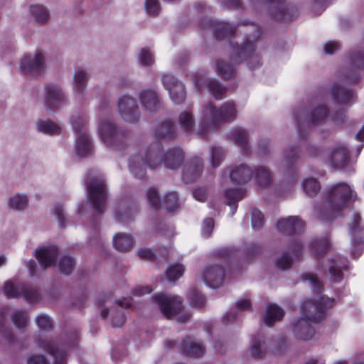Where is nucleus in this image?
<instances>
[{"mask_svg": "<svg viewBox=\"0 0 364 364\" xmlns=\"http://www.w3.org/2000/svg\"><path fill=\"white\" fill-rule=\"evenodd\" d=\"M334 304V300L322 296L319 301L304 300L301 305V317L291 324L294 336L299 341H307L311 340L315 333L313 324L322 321L326 311Z\"/></svg>", "mask_w": 364, "mask_h": 364, "instance_id": "f257e3e1", "label": "nucleus"}, {"mask_svg": "<svg viewBox=\"0 0 364 364\" xmlns=\"http://www.w3.org/2000/svg\"><path fill=\"white\" fill-rule=\"evenodd\" d=\"M355 199L356 193L348 184L337 183L329 188L328 200L321 210L319 217L326 220H332Z\"/></svg>", "mask_w": 364, "mask_h": 364, "instance_id": "f03ea898", "label": "nucleus"}, {"mask_svg": "<svg viewBox=\"0 0 364 364\" xmlns=\"http://www.w3.org/2000/svg\"><path fill=\"white\" fill-rule=\"evenodd\" d=\"M237 110L232 102H225L216 108L211 103L208 104L202 111L201 127L198 134L205 135L206 129H211L216 124L223 123L235 119Z\"/></svg>", "mask_w": 364, "mask_h": 364, "instance_id": "7ed1b4c3", "label": "nucleus"}, {"mask_svg": "<svg viewBox=\"0 0 364 364\" xmlns=\"http://www.w3.org/2000/svg\"><path fill=\"white\" fill-rule=\"evenodd\" d=\"M77 341V336H73L70 338L64 341L62 344V348L58 349V343L52 341H46L43 347L53 358L52 364H65V348L74 347ZM28 364H50L42 355H32L28 359Z\"/></svg>", "mask_w": 364, "mask_h": 364, "instance_id": "20e7f679", "label": "nucleus"}, {"mask_svg": "<svg viewBox=\"0 0 364 364\" xmlns=\"http://www.w3.org/2000/svg\"><path fill=\"white\" fill-rule=\"evenodd\" d=\"M154 300L160 306L163 314L168 318H175L178 322L185 323L191 316L183 314L181 310V299L178 296H165L157 294L154 296Z\"/></svg>", "mask_w": 364, "mask_h": 364, "instance_id": "39448f33", "label": "nucleus"}, {"mask_svg": "<svg viewBox=\"0 0 364 364\" xmlns=\"http://www.w3.org/2000/svg\"><path fill=\"white\" fill-rule=\"evenodd\" d=\"M255 171V173L253 174L252 168L242 164L229 171L228 175L231 181L240 184L249 181L253 176L259 184H267L269 181L270 174L264 166L257 167Z\"/></svg>", "mask_w": 364, "mask_h": 364, "instance_id": "423d86ee", "label": "nucleus"}, {"mask_svg": "<svg viewBox=\"0 0 364 364\" xmlns=\"http://www.w3.org/2000/svg\"><path fill=\"white\" fill-rule=\"evenodd\" d=\"M88 194L93 208L98 213H102L105 205L106 192L102 179H93L87 184Z\"/></svg>", "mask_w": 364, "mask_h": 364, "instance_id": "0eeeda50", "label": "nucleus"}, {"mask_svg": "<svg viewBox=\"0 0 364 364\" xmlns=\"http://www.w3.org/2000/svg\"><path fill=\"white\" fill-rule=\"evenodd\" d=\"M45 68V57L41 52L24 55L20 62V70L24 73L36 75Z\"/></svg>", "mask_w": 364, "mask_h": 364, "instance_id": "6e6552de", "label": "nucleus"}, {"mask_svg": "<svg viewBox=\"0 0 364 364\" xmlns=\"http://www.w3.org/2000/svg\"><path fill=\"white\" fill-rule=\"evenodd\" d=\"M147 200L149 204L154 208H159L161 205V200L157 191L150 188L147 191ZM161 205L167 211H173L178 207V196L175 192H171L165 195Z\"/></svg>", "mask_w": 364, "mask_h": 364, "instance_id": "1a4fd4ad", "label": "nucleus"}, {"mask_svg": "<svg viewBox=\"0 0 364 364\" xmlns=\"http://www.w3.org/2000/svg\"><path fill=\"white\" fill-rule=\"evenodd\" d=\"M162 82L165 88L168 90L171 100L175 104H179L184 101L186 92L182 82L176 80L174 77L170 74L163 75Z\"/></svg>", "mask_w": 364, "mask_h": 364, "instance_id": "9d476101", "label": "nucleus"}, {"mask_svg": "<svg viewBox=\"0 0 364 364\" xmlns=\"http://www.w3.org/2000/svg\"><path fill=\"white\" fill-rule=\"evenodd\" d=\"M224 269L218 265L207 266L201 274V278L210 288H218L224 279Z\"/></svg>", "mask_w": 364, "mask_h": 364, "instance_id": "9b49d317", "label": "nucleus"}, {"mask_svg": "<svg viewBox=\"0 0 364 364\" xmlns=\"http://www.w3.org/2000/svg\"><path fill=\"white\" fill-rule=\"evenodd\" d=\"M4 291L9 298L23 296L26 300L31 302H33L38 299V293L36 290L21 286H15L11 282H5Z\"/></svg>", "mask_w": 364, "mask_h": 364, "instance_id": "f8f14e48", "label": "nucleus"}, {"mask_svg": "<svg viewBox=\"0 0 364 364\" xmlns=\"http://www.w3.org/2000/svg\"><path fill=\"white\" fill-rule=\"evenodd\" d=\"M117 107L119 114L129 122H134L138 118L137 106L134 98L124 95L119 99Z\"/></svg>", "mask_w": 364, "mask_h": 364, "instance_id": "ddd939ff", "label": "nucleus"}, {"mask_svg": "<svg viewBox=\"0 0 364 364\" xmlns=\"http://www.w3.org/2000/svg\"><path fill=\"white\" fill-rule=\"evenodd\" d=\"M58 254V250L55 246L43 247L36 251V257L41 264L43 269L50 267Z\"/></svg>", "mask_w": 364, "mask_h": 364, "instance_id": "4468645a", "label": "nucleus"}, {"mask_svg": "<svg viewBox=\"0 0 364 364\" xmlns=\"http://www.w3.org/2000/svg\"><path fill=\"white\" fill-rule=\"evenodd\" d=\"M7 206L14 212H24L29 207L28 196L24 193H15L8 198Z\"/></svg>", "mask_w": 364, "mask_h": 364, "instance_id": "2eb2a0df", "label": "nucleus"}, {"mask_svg": "<svg viewBox=\"0 0 364 364\" xmlns=\"http://www.w3.org/2000/svg\"><path fill=\"white\" fill-rule=\"evenodd\" d=\"M87 82V73L82 68L76 70L73 76V90L77 99H82L86 91Z\"/></svg>", "mask_w": 364, "mask_h": 364, "instance_id": "dca6fc26", "label": "nucleus"}, {"mask_svg": "<svg viewBox=\"0 0 364 364\" xmlns=\"http://www.w3.org/2000/svg\"><path fill=\"white\" fill-rule=\"evenodd\" d=\"M304 226V222L295 216L282 218L277 223L278 229L284 233L291 234L299 231Z\"/></svg>", "mask_w": 364, "mask_h": 364, "instance_id": "f3484780", "label": "nucleus"}, {"mask_svg": "<svg viewBox=\"0 0 364 364\" xmlns=\"http://www.w3.org/2000/svg\"><path fill=\"white\" fill-rule=\"evenodd\" d=\"M98 132L102 141L109 145L116 134V128L113 122L110 119L102 120L99 125Z\"/></svg>", "mask_w": 364, "mask_h": 364, "instance_id": "a211bd4d", "label": "nucleus"}, {"mask_svg": "<svg viewBox=\"0 0 364 364\" xmlns=\"http://www.w3.org/2000/svg\"><path fill=\"white\" fill-rule=\"evenodd\" d=\"M194 85L198 90H200L203 85H206L208 90L217 99L221 98L223 93L225 92V89L219 85L217 81L208 80L203 77H200L199 79L196 80L194 81Z\"/></svg>", "mask_w": 364, "mask_h": 364, "instance_id": "6ab92c4d", "label": "nucleus"}, {"mask_svg": "<svg viewBox=\"0 0 364 364\" xmlns=\"http://www.w3.org/2000/svg\"><path fill=\"white\" fill-rule=\"evenodd\" d=\"M46 101L48 106H55L63 102L65 100V95L61 88L55 85H49L46 87Z\"/></svg>", "mask_w": 364, "mask_h": 364, "instance_id": "aec40b11", "label": "nucleus"}, {"mask_svg": "<svg viewBox=\"0 0 364 364\" xmlns=\"http://www.w3.org/2000/svg\"><path fill=\"white\" fill-rule=\"evenodd\" d=\"M284 315V311L282 308L277 304H269L264 315V321L266 325L272 326L275 322L281 321Z\"/></svg>", "mask_w": 364, "mask_h": 364, "instance_id": "412c9836", "label": "nucleus"}, {"mask_svg": "<svg viewBox=\"0 0 364 364\" xmlns=\"http://www.w3.org/2000/svg\"><path fill=\"white\" fill-rule=\"evenodd\" d=\"M92 142L87 133L77 135L75 141V151L79 156L83 157L90 154Z\"/></svg>", "mask_w": 364, "mask_h": 364, "instance_id": "4be33fe9", "label": "nucleus"}, {"mask_svg": "<svg viewBox=\"0 0 364 364\" xmlns=\"http://www.w3.org/2000/svg\"><path fill=\"white\" fill-rule=\"evenodd\" d=\"M348 159V151L344 146H338L331 152L328 161L335 168L343 167Z\"/></svg>", "mask_w": 364, "mask_h": 364, "instance_id": "5701e85b", "label": "nucleus"}, {"mask_svg": "<svg viewBox=\"0 0 364 364\" xmlns=\"http://www.w3.org/2000/svg\"><path fill=\"white\" fill-rule=\"evenodd\" d=\"M36 127L38 132L50 136L59 135L62 132L61 127L50 119H39Z\"/></svg>", "mask_w": 364, "mask_h": 364, "instance_id": "b1692460", "label": "nucleus"}, {"mask_svg": "<svg viewBox=\"0 0 364 364\" xmlns=\"http://www.w3.org/2000/svg\"><path fill=\"white\" fill-rule=\"evenodd\" d=\"M333 96L338 104L346 105L350 102L354 95L350 90H347L338 85H334L333 88Z\"/></svg>", "mask_w": 364, "mask_h": 364, "instance_id": "393cba45", "label": "nucleus"}, {"mask_svg": "<svg viewBox=\"0 0 364 364\" xmlns=\"http://www.w3.org/2000/svg\"><path fill=\"white\" fill-rule=\"evenodd\" d=\"M183 351L189 356L196 358L203 355L205 350L200 343L188 339L183 342Z\"/></svg>", "mask_w": 364, "mask_h": 364, "instance_id": "a878e982", "label": "nucleus"}, {"mask_svg": "<svg viewBox=\"0 0 364 364\" xmlns=\"http://www.w3.org/2000/svg\"><path fill=\"white\" fill-rule=\"evenodd\" d=\"M114 247L119 251H128L133 246V240L129 235L118 233L113 238Z\"/></svg>", "mask_w": 364, "mask_h": 364, "instance_id": "bb28decb", "label": "nucleus"}, {"mask_svg": "<svg viewBox=\"0 0 364 364\" xmlns=\"http://www.w3.org/2000/svg\"><path fill=\"white\" fill-rule=\"evenodd\" d=\"M228 137L241 149L245 150L247 146L248 136L242 128H235L230 131Z\"/></svg>", "mask_w": 364, "mask_h": 364, "instance_id": "cd10ccee", "label": "nucleus"}, {"mask_svg": "<svg viewBox=\"0 0 364 364\" xmlns=\"http://www.w3.org/2000/svg\"><path fill=\"white\" fill-rule=\"evenodd\" d=\"M141 101L147 111L152 112L157 109V95L153 90L143 92L141 95Z\"/></svg>", "mask_w": 364, "mask_h": 364, "instance_id": "c85d7f7f", "label": "nucleus"}, {"mask_svg": "<svg viewBox=\"0 0 364 364\" xmlns=\"http://www.w3.org/2000/svg\"><path fill=\"white\" fill-rule=\"evenodd\" d=\"M343 263L341 259L337 257L336 260L330 261L328 264V272L335 282H339L343 278L342 269L346 268V265L341 266Z\"/></svg>", "mask_w": 364, "mask_h": 364, "instance_id": "c756f323", "label": "nucleus"}, {"mask_svg": "<svg viewBox=\"0 0 364 364\" xmlns=\"http://www.w3.org/2000/svg\"><path fill=\"white\" fill-rule=\"evenodd\" d=\"M244 191L241 189H230L225 191L227 204L230 206L232 214L237 209V203L243 198Z\"/></svg>", "mask_w": 364, "mask_h": 364, "instance_id": "7c9ffc66", "label": "nucleus"}, {"mask_svg": "<svg viewBox=\"0 0 364 364\" xmlns=\"http://www.w3.org/2000/svg\"><path fill=\"white\" fill-rule=\"evenodd\" d=\"M162 161L159 149H151L147 152L145 159L143 160V166H147L151 169H154Z\"/></svg>", "mask_w": 364, "mask_h": 364, "instance_id": "2f4dec72", "label": "nucleus"}, {"mask_svg": "<svg viewBox=\"0 0 364 364\" xmlns=\"http://www.w3.org/2000/svg\"><path fill=\"white\" fill-rule=\"evenodd\" d=\"M182 152L179 149H174L166 153L164 159V164L166 167L173 169L181 163Z\"/></svg>", "mask_w": 364, "mask_h": 364, "instance_id": "473e14b6", "label": "nucleus"}, {"mask_svg": "<svg viewBox=\"0 0 364 364\" xmlns=\"http://www.w3.org/2000/svg\"><path fill=\"white\" fill-rule=\"evenodd\" d=\"M270 346V343L257 339L253 341L249 349V353L252 357H259L267 352V348Z\"/></svg>", "mask_w": 364, "mask_h": 364, "instance_id": "72a5a7b5", "label": "nucleus"}, {"mask_svg": "<svg viewBox=\"0 0 364 364\" xmlns=\"http://www.w3.org/2000/svg\"><path fill=\"white\" fill-rule=\"evenodd\" d=\"M110 314L112 317V323L114 326L119 327L122 326L125 322V316L124 313L118 309H112L107 312L103 310L102 311V316L105 318Z\"/></svg>", "mask_w": 364, "mask_h": 364, "instance_id": "f704fd0d", "label": "nucleus"}, {"mask_svg": "<svg viewBox=\"0 0 364 364\" xmlns=\"http://www.w3.org/2000/svg\"><path fill=\"white\" fill-rule=\"evenodd\" d=\"M138 60L143 66H151L154 63V56L149 48H143L138 54Z\"/></svg>", "mask_w": 364, "mask_h": 364, "instance_id": "c9c22d12", "label": "nucleus"}, {"mask_svg": "<svg viewBox=\"0 0 364 364\" xmlns=\"http://www.w3.org/2000/svg\"><path fill=\"white\" fill-rule=\"evenodd\" d=\"M312 252L316 256H321L329 248V242L327 239L314 240L311 244Z\"/></svg>", "mask_w": 364, "mask_h": 364, "instance_id": "e433bc0d", "label": "nucleus"}, {"mask_svg": "<svg viewBox=\"0 0 364 364\" xmlns=\"http://www.w3.org/2000/svg\"><path fill=\"white\" fill-rule=\"evenodd\" d=\"M304 192L309 196L316 195L320 189V186L314 178H306L302 182Z\"/></svg>", "mask_w": 364, "mask_h": 364, "instance_id": "4c0bfd02", "label": "nucleus"}, {"mask_svg": "<svg viewBox=\"0 0 364 364\" xmlns=\"http://www.w3.org/2000/svg\"><path fill=\"white\" fill-rule=\"evenodd\" d=\"M30 11L31 15L38 22L43 23L48 18V11L43 6H32L30 9Z\"/></svg>", "mask_w": 364, "mask_h": 364, "instance_id": "58836bf2", "label": "nucleus"}, {"mask_svg": "<svg viewBox=\"0 0 364 364\" xmlns=\"http://www.w3.org/2000/svg\"><path fill=\"white\" fill-rule=\"evenodd\" d=\"M184 272V267L181 264H171L166 271V275L170 281H176L180 278Z\"/></svg>", "mask_w": 364, "mask_h": 364, "instance_id": "ea45409f", "label": "nucleus"}, {"mask_svg": "<svg viewBox=\"0 0 364 364\" xmlns=\"http://www.w3.org/2000/svg\"><path fill=\"white\" fill-rule=\"evenodd\" d=\"M87 123L86 117L84 115L77 114L73 115L71 118V124L73 129L77 133V135L82 133H86L84 127Z\"/></svg>", "mask_w": 364, "mask_h": 364, "instance_id": "a19ab883", "label": "nucleus"}, {"mask_svg": "<svg viewBox=\"0 0 364 364\" xmlns=\"http://www.w3.org/2000/svg\"><path fill=\"white\" fill-rule=\"evenodd\" d=\"M202 173V165L200 160L195 167H189L183 173V179L190 182L198 178Z\"/></svg>", "mask_w": 364, "mask_h": 364, "instance_id": "79ce46f5", "label": "nucleus"}, {"mask_svg": "<svg viewBox=\"0 0 364 364\" xmlns=\"http://www.w3.org/2000/svg\"><path fill=\"white\" fill-rule=\"evenodd\" d=\"M360 216L358 214L354 215L353 221L350 225V232L352 237L356 234L358 230L360 228ZM361 241L356 240L354 238L352 239V245L355 247H360L361 245Z\"/></svg>", "mask_w": 364, "mask_h": 364, "instance_id": "37998d69", "label": "nucleus"}, {"mask_svg": "<svg viewBox=\"0 0 364 364\" xmlns=\"http://www.w3.org/2000/svg\"><path fill=\"white\" fill-rule=\"evenodd\" d=\"M224 157V152L219 147H213L211 149L210 162L213 167H217L220 165Z\"/></svg>", "mask_w": 364, "mask_h": 364, "instance_id": "c03bdc74", "label": "nucleus"}, {"mask_svg": "<svg viewBox=\"0 0 364 364\" xmlns=\"http://www.w3.org/2000/svg\"><path fill=\"white\" fill-rule=\"evenodd\" d=\"M74 266L73 260L71 257L65 256L62 258L59 262V268L62 273L69 274L72 272Z\"/></svg>", "mask_w": 364, "mask_h": 364, "instance_id": "a18cd8bd", "label": "nucleus"}, {"mask_svg": "<svg viewBox=\"0 0 364 364\" xmlns=\"http://www.w3.org/2000/svg\"><path fill=\"white\" fill-rule=\"evenodd\" d=\"M181 127L185 130H190L193 125V119L191 113L188 112H182L179 117Z\"/></svg>", "mask_w": 364, "mask_h": 364, "instance_id": "49530a36", "label": "nucleus"}, {"mask_svg": "<svg viewBox=\"0 0 364 364\" xmlns=\"http://www.w3.org/2000/svg\"><path fill=\"white\" fill-rule=\"evenodd\" d=\"M11 319L15 326L18 328H22L27 323L26 314L22 311H15L11 316Z\"/></svg>", "mask_w": 364, "mask_h": 364, "instance_id": "de8ad7c7", "label": "nucleus"}, {"mask_svg": "<svg viewBox=\"0 0 364 364\" xmlns=\"http://www.w3.org/2000/svg\"><path fill=\"white\" fill-rule=\"evenodd\" d=\"M145 10L146 14L150 16L158 15L160 11L159 0H146Z\"/></svg>", "mask_w": 364, "mask_h": 364, "instance_id": "09e8293b", "label": "nucleus"}, {"mask_svg": "<svg viewBox=\"0 0 364 364\" xmlns=\"http://www.w3.org/2000/svg\"><path fill=\"white\" fill-rule=\"evenodd\" d=\"M159 136L168 138L173 134V125L170 122H164L156 130Z\"/></svg>", "mask_w": 364, "mask_h": 364, "instance_id": "8fccbe9b", "label": "nucleus"}, {"mask_svg": "<svg viewBox=\"0 0 364 364\" xmlns=\"http://www.w3.org/2000/svg\"><path fill=\"white\" fill-rule=\"evenodd\" d=\"M263 215L257 209H253L252 211V225L253 229H260L263 225Z\"/></svg>", "mask_w": 364, "mask_h": 364, "instance_id": "3c124183", "label": "nucleus"}, {"mask_svg": "<svg viewBox=\"0 0 364 364\" xmlns=\"http://www.w3.org/2000/svg\"><path fill=\"white\" fill-rule=\"evenodd\" d=\"M326 116V109L324 107L316 108L311 114V120L313 124H316L323 119Z\"/></svg>", "mask_w": 364, "mask_h": 364, "instance_id": "603ef678", "label": "nucleus"}, {"mask_svg": "<svg viewBox=\"0 0 364 364\" xmlns=\"http://www.w3.org/2000/svg\"><path fill=\"white\" fill-rule=\"evenodd\" d=\"M38 326L41 329H48L52 326V321L47 315H40L36 318Z\"/></svg>", "mask_w": 364, "mask_h": 364, "instance_id": "864d4df0", "label": "nucleus"}, {"mask_svg": "<svg viewBox=\"0 0 364 364\" xmlns=\"http://www.w3.org/2000/svg\"><path fill=\"white\" fill-rule=\"evenodd\" d=\"M214 227V221L212 218L205 219L202 225V235L208 237L210 235Z\"/></svg>", "mask_w": 364, "mask_h": 364, "instance_id": "5fc2aeb1", "label": "nucleus"}, {"mask_svg": "<svg viewBox=\"0 0 364 364\" xmlns=\"http://www.w3.org/2000/svg\"><path fill=\"white\" fill-rule=\"evenodd\" d=\"M288 349V344L284 339L277 341L276 346L272 350L276 355H282Z\"/></svg>", "mask_w": 364, "mask_h": 364, "instance_id": "6e6d98bb", "label": "nucleus"}, {"mask_svg": "<svg viewBox=\"0 0 364 364\" xmlns=\"http://www.w3.org/2000/svg\"><path fill=\"white\" fill-rule=\"evenodd\" d=\"M151 289L149 286H137L132 291L134 296H141L151 293Z\"/></svg>", "mask_w": 364, "mask_h": 364, "instance_id": "4d7b16f0", "label": "nucleus"}, {"mask_svg": "<svg viewBox=\"0 0 364 364\" xmlns=\"http://www.w3.org/2000/svg\"><path fill=\"white\" fill-rule=\"evenodd\" d=\"M236 308L239 310V311H247V310H250V308H251V304H250V301L247 298H244V299H241L240 300H238L237 302H236Z\"/></svg>", "mask_w": 364, "mask_h": 364, "instance_id": "13d9d810", "label": "nucleus"}, {"mask_svg": "<svg viewBox=\"0 0 364 364\" xmlns=\"http://www.w3.org/2000/svg\"><path fill=\"white\" fill-rule=\"evenodd\" d=\"M340 48L339 44L336 41H328L324 46V51L327 54H333Z\"/></svg>", "mask_w": 364, "mask_h": 364, "instance_id": "bf43d9fd", "label": "nucleus"}, {"mask_svg": "<svg viewBox=\"0 0 364 364\" xmlns=\"http://www.w3.org/2000/svg\"><path fill=\"white\" fill-rule=\"evenodd\" d=\"M192 303L198 307H201L205 304V298L200 294L196 292L193 295L190 296Z\"/></svg>", "mask_w": 364, "mask_h": 364, "instance_id": "052dcab7", "label": "nucleus"}, {"mask_svg": "<svg viewBox=\"0 0 364 364\" xmlns=\"http://www.w3.org/2000/svg\"><path fill=\"white\" fill-rule=\"evenodd\" d=\"M291 261L292 259L287 254H285L278 259L277 266L282 269H286L290 265Z\"/></svg>", "mask_w": 364, "mask_h": 364, "instance_id": "680f3d73", "label": "nucleus"}, {"mask_svg": "<svg viewBox=\"0 0 364 364\" xmlns=\"http://www.w3.org/2000/svg\"><path fill=\"white\" fill-rule=\"evenodd\" d=\"M218 71L224 78H228L232 74V70L228 65H218Z\"/></svg>", "mask_w": 364, "mask_h": 364, "instance_id": "e2e57ef3", "label": "nucleus"}, {"mask_svg": "<svg viewBox=\"0 0 364 364\" xmlns=\"http://www.w3.org/2000/svg\"><path fill=\"white\" fill-rule=\"evenodd\" d=\"M306 280L309 282V285L312 287L314 291L321 287L320 282L314 274L308 275Z\"/></svg>", "mask_w": 364, "mask_h": 364, "instance_id": "0e129e2a", "label": "nucleus"}, {"mask_svg": "<svg viewBox=\"0 0 364 364\" xmlns=\"http://www.w3.org/2000/svg\"><path fill=\"white\" fill-rule=\"evenodd\" d=\"M193 197L198 201H204L206 199L205 191L203 188H196L193 191Z\"/></svg>", "mask_w": 364, "mask_h": 364, "instance_id": "69168bd1", "label": "nucleus"}, {"mask_svg": "<svg viewBox=\"0 0 364 364\" xmlns=\"http://www.w3.org/2000/svg\"><path fill=\"white\" fill-rule=\"evenodd\" d=\"M273 15L274 18L278 20H288L289 18L288 15L286 14V8L283 5H281L279 9V11L277 13L274 14Z\"/></svg>", "mask_w": 364, "mask_h": 364, "instance_id": "338daca9", "label": "nucleus"}, {"mask_svg": "<svg viewBox=\"0 0 364 364\" xmlns=\"http://www.w3.org/2000/svg\"><path fill=\"white\" fill-rule=\"evenodd\" d=\"M138 255L141 258L148 259H152L154 257V253L150 249L148 248L140 249L138 252Z\"/></svg>", "mask_w": 364, "mask_h": 364, "instance_id": "774afa93", "label": "nucleus"}]
</instances>
